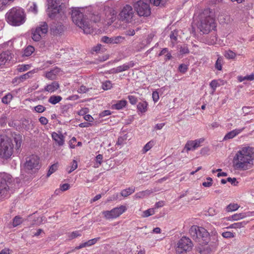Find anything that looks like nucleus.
<instances>
[{
  "mask_svg": "<svg viewBox=\"0 0 254 254\" xmlns=\"http://www.w3.org/2000/svg\"><path fill=\"white\" fill-rule=\"evenodd\" d=\"M254 160V147H244L238 151L233 159V166L238 170H247L251 168Z\"/></svg>",
  "mask_w": 254,
  "mask_h": 254,
  "instance_id": "1",
  "label": "nucleus"
},
{
  "mask_svg": "<svg viewBox=\"0 0 254 254\" xmlns=\"http://www.w3.org/2000/svg\"><path fill=\"white\" fill-rule=\"evenodd\" d=\"M71 16L73 22L79 28L82 29L85 34L93 33V26L87 21L86 14H83L79 8H74L71 10Z\"/></svg>",
  "mask_w": 254,
  "mask_h": 254,
  "instance_id": "2",
  "label": "nucleus"
},
{
  "mask_svg": "<svg viewBox=\"0 0 254 254\" xmlns=\"http://www.w3.org/2000/svg\"><path fill=\"white\" fill-rule=\"evenodd\" d=\"M8 24L14 26H18L24 24L26 19L24 10L19 7L11 8L5 15Z\"/></svg>",
  "mask_w": 254,
  "mask_h": 254,
  "instance_id": "3",
  "label": "nucleus"
},
{
  "mask_svg": "<svg viewBox=\"0 0 254 254\" xmlns=\"http://www.w3.org/2000/svg\"><path fill=\"white\" fill-rule=\"evenodd\" d=\"M210 12V9H206L200 16V24L198 28L203 34L208 33L216 27L214 19L210 15H206Z\"/></svg>",
  "mask_w": 254,
  "mask_h": 254,
  "instance_id": "4",
  "label": "nucleus"
},
{
  "mask_svg": "<svg viewBox=\"0 0 254 254\" xmlns=\"http://www.w3.org/2000/svg\"><path fill=\"white\" fill-rule=\"evenodd\" d=\"M189 233L192 239L200 244L207 245L209 242V232L203 227L193 225L190 228Z\"/></svg>",
  "mask_w": 254,
  "mask_h": 254,
  "instance_id": "5",
  "label": "nucleus"
},
{
  "mask_svg": "<svg viewBox=\"0 0 254 254\" xmlns=\"http://www.w3.org/2000/svg\"><path fill=\"white\" fill-rule=\"evenodd\" d=\"M13 145L10 138L6 135H0V157L7 159L13 154Z\"/></svg>",
  "mask_w": 254,
  "mask_h": 254,
  "instance_id": "6",
  "label": "nucleus"
},
{
  "mask_svg": "<svg viewBox=\"0 0 254 254\" xmlns=\"http://www.w3.org/2000/svg\"><path fill=\"white\" fill-rule=\"evenodd\" d=\"M40 158L37 155H32L26 158L24 164V171L29 174L35 173L40 168Z\"/></svg>",
  "mask_w": 254,
  "mask_h": 254,
  "instance_id": "7",
  "label": "nucleus"
},
{
  "mask_svg": "<svg viewBox=\"0 0 254 254\" xmlns=\"http://www.w3.org/2000/svg\"><path fill=\"white\" fill-rule=\"evenodd\" d=\"M11 182V175L5 173H0V199L6 196L9 185Z\"/></svg>",
  "mask_w": 254,
  "mask_h": 254,
  "instance_id": "8",
  "label": "nucleus"
},
{
  "mask_svg": "<svg viewBox=\"0 0 254 254\" xmlns=\"http://www.w3.org/2000/svg\"><path fill=\"white\" fill-rule=\"evenodd\" d=\"M48 31V25L45 22H41L35 29L32 30V38L35 41H39L42 36H44Z\"/></svg>",
  "mask_w": 254,
  "mask_h": 254,
  "instance_id": "9",
  "label": "nucleus"
},
{
  "mask_svg": "<svg viewBox=\"0 0 254 254\" xmlns=\"http://www.w3.org/2000/svg\"><path fill=\"white\" fill-rule=\"evenodd\" d=\"M133 6L139 16L147 17L150 15V7L147 2L140 0L135 3Z\"/></svg>",
  "mask_w": 254,
  "mask_h": 254,
  "instance_id": "10",
  "label": "nucleus"
},
{
  "mask_svg": "<svg viewBox=\"0 0 254 254\" xmlns=\"http://www.w3.org/2000/svg\"><path fill=\"white\" fill-rule=\"evenodd\" d=\"M192 243L190 239L186 237H183L178 242L176 249V252L181 254L184 252L190 251L192 247Z\"/></svg>",
  "mask_w": 254,
  "mask_h": 254,
  "instance_id": "11",
  "label": "nucleus"
},
{
  "mask_svg": "<svg viewBox=\"0 0 254 254\" xmlns=\"http://www.w3.org/2000/svg\"><path fill=\"white\" fill-rule=\"evenodd\" d=\"M126 210V207L121 205L119 207H116L110 211H104L102 213L104 217L107 219H114L119 217Z\"/></svg>",
  "mask_w": 254,
  "mask_h": 254,
  "instance_id": "12",
  "label": "nucleus"
},
{
  "mask_svg": "<svg viewBox=\"0 0 254 254\" xmlns=\"http://www.w3.org/2000/svg\"><path fill=\"white\" fill-rule=\"evenodd\" d=\"M134 12L132 7L126 5L120 13V19L125 22L130 23L133 20Z\"/></svg>",
  "mask_w": 254,
  "mask_h": 254,
  "instance_id": "13",
  "label": "nucleus"
},
{
  "mask_svg": "<svg viewBox=\"0 0 254 254\" xmlns=\"http://www.w3.org/2000/svg\"><path fill=\"white\" fill-rule=\"evenodd\" d=\"M61 5L59 4H54L53 6H48L47 9L48 15L51 18H54L56 15L60 12Z\"/></svg>",
  "mask_w": 254,
  "mask_h": 254,
  "instance_id": "14",
  "label": "nucleus"
},
{
  "mask_svg": "<svg viewBox=\"0 0 254 254\" xmlns=\"http://www.w3.org/2000/svg\"><path fill=\"white\" fill-rule=\"evenodd\" d=\"M86 19L87 21H88L90 24H91V22H93L94 23H98L101 20V16L99 14V13L97 12H93L92 13H89L87 15ZM92 26V25H91Z\"/></svg>",
  "mask_w": 254,
  "mask_h": 254,
  "instance_id": "15",
  "label": "nucleus"
},
{
  "mask_svg": "<svg viewBox=\"0 0 254 254\" xmlns=\"http://www.w3.org/2000/svg\"><path fill=\"white\" fill-rule=\"evenodd\" d=\"M64 31V26L61 24H55L50 28V32L54 36L61 35Z\"/></svg>",
  "mask_w": 254,
  "mask_h": 254,
  "instance_id": "16",
  "label": "nucleus"
},
{
  "mask_svg": "<svg viewBox=\"0 0 254 254\" xmlns=\"http://www.w3.org/2000/svg\"><path fill=\"white\" fill-rule=\"evenodd\" d=\"M52 137L59 146L64 145V136L61 132L59 134L56 132H53L52 134Z\"/></svg>",
  "mask_w": 254,
  "mask_h": 254,
  "instance_id": "17",
  "label": "nucleus"
},
{
  "mask_svg": "<svg viewBox=\"0 0 254 254\" xmlns=\"http://www.w3.org/2000/svg\"><path fill=\"white\" fill-rule=\"evenodd\" d=\"M11 59V53L9 51H7L1 53L0 54V66L4 65L7 61H10Z\"/></svg>",
  "mask_w": 254,
  "mask_h": 254,
  "instance_id": "18",
  "label": "nucleus"
},
{
  "mask_svg": "<svg viewBox=\"0 0 254 254\" xmlns=\"http://www.w3.org/2000/svg\"><path fill=\"white\" fill-rule=\"evenodd\" d=\"M209 241L210 245L212 247H216L218 244V234L215 230L211 231V233H209Z\"/></svg>",
  "mask_w": 254,
  "mask_h": 254,
  "instance_id": "19",
  "label": "nucleus"
},
{
  "mask_svg": "<svg viewBox=\"0 0 254 254\" xmlns=\"http://www.w3.org/2000/svg\"><path fill=\"white\" fill-rule=\"evenodd\" d=\"M254 215V211L248 212L247 213H236L232 215V219L234 221H238L240 219L245 218L247 216Z\"/></svg>",
  "mask_w": 254,
  "mask_h": 254,
  "instance_id": "20",
  "label": "nucleus"
},
{
  "mask_svg": "<svg viewBox=\"0 0 254 254\" xmlns=\"http://www.w3.org/2000/svg\"><path fill=\"white\" fill-rule=\"evenodd\" d=\"M244 128L241 129H236L228 132L224 136V140L230 139L234 138L237 135L243 131Z\"/></svg>",
  "mask_w": 254,
  "mask_h": 254,
  "instance_id": "21",
  "label": "nucleus"
},
{
  "mask_svg": "<svg viewBox=\"0 0 254 254\" xmlns=\"http://www.w3.org/2000/svg\"><path fill=\"white\" fill-rule=\"evenodd\" d=\"M59 84L56 81L53 82L51 84L47 85L45 87V90L49 92H53L59 88Z\"/></svg>",
  "mask_w": 254,
  "mask_h": 254,
  "instance_id": "22",
  "label": "nucleus"
},
{
  "mask_svg": "<svg viewBox=\"0 0 254 254\" xmlns=\"http://www.w3.org/2000/svg\"><path fill=\"white\" fill-rule=\"evenodd\" d=\"M135 64L133 61H130L127 64H125L123 65L118 66L119 72H121L128 70L130 68L134 66Z\"/></svg>",
  "mask_w": 254,
  "mask_h": 254,
  "instance_id": "23",
  "label": "nucleus"
},
{
  "mask_svg": "<svg viewBox=\"0 0 254 254\" xmlns=\"http://www.w3.org/2000/svg\"><path fill=\"white\" fill-rule=\"evenodd\" d=\"M126 100H122L118 101L117 103L113 104L112 107L113 109L120 110L125 107L127 105Z\"/></svg>",
  "mask_w": 254,
  "mask_h": 254,
  "instance_id": "24",
  "label": "nucleus"
},
{
  "mask_svg": "<svg viewBox=\"0 0 254 254\" xmlns=\"http://www.w3.org/2000/svg\"><path fill=\"white\" fill-rule=\"evenodd\" d=\"M153 191L152 190H147L144 191H140L139 192L136 193L135 194V197L136 198H143L145 196H148L151 193H153Z\"/></svg>",
  "mask_w": 254,
  "mask_h": 254,
  "instance_id": "25",
  "label": "nucleus"
},
{
  "mask_svg": "<svg viewBox=\"0 0 254 254\" xmlns=\"http://www.w3.org/2000/svg\"><path fill=\"white\" fill-rule=\"evenodd\" d=\"M13 138L15 143V148L16 150H18L20 148L22 142V136L19 134H15Z\"/></svg>",
  "mask_w": 254,
  "mask_h": 254,
  "instance_id": "26",
  "label": "nucleus"
},
{
  "mask_svg": "<svg viewBox=\"0 0 254 254\" xmlns=\"http://www.w3.org/2000/svg\"><path fill=\"white\" fill-rule=\"evenodd\" d=\"M148 104L146 101H143L138 103L137 105V109L138 111L141 113H144L147 111Z\"/></svg>",
  "mask_w": 254,
  "mask_h": 254,
  "instance_id": "27",
  "label": "nucleus"
},
{
  "mask_svg": "<svg viewBox=\"0 0 254 254\" xmlns=\"http://www.w3.org/2000/svg\"><path fill=\"white\" fill-rule=\"evenodd\" d=\"M135 191L134 187H130L121 191V195L124 197H127L133 193Z\"/></svg>",
  "mask_w": 254,
  "mask_h": 254,
  "instance_id": "28",
  "label": "nucleus"
},
{
  "mask_svg": "<svg viewBox=\"0 0 254 254\" xmlns=\"http://www.w3.org/2000/svg\"><path fill=\"white\" fill-rule=\"evenodd\" d=\"M62 100V97L59 95H52L48 99V102L52 104L55 105Z\"/></svg>",
  "mask_w": 254,
  "mask_h": 254,
  "instance_id": "29",
  "label": "nucleus"
},
{
  "mask_svg": "<svg viewBox=\"0 0 254 254\" xmlns=\"http://www.w3.org/2000/svg\"><path fill=\"white\" fill-rule=\"evenodd\" d=\"M13 98V96L10 93H7L1 99V102L4 104H9Z\"/></svg>",
  "mask_w": 254,
  "mask_h": 254,
  "instance_id": "30",
  "label": "nucleus"
},
{
  "mask_svg": "<svg viewBox=\"0 0 254 254\" xmlns=\"http://www.w3.org/2000/svg\"><path fill=\"white\" fill-rule=\"evenodd\" d=\"M35 49L34 47L32 46H28L27 47L24 51L23 56L26 57H29L34 52Z\"/></svg>",
  "mask_w": 254,
  "mask_h": 254,
  "instance_id": "31",
  "label": "nucleus"
},
{
  "mask_svg": "<svg viewBox=\"0 0 254 254\" xmlns=\"http://www.w3.org/2000/svg\"><path fill=\"white\" fill-rule=\"evenodd\" d=\"M239 205L237 203H230L226 208L227 212H231L237 210L239 208Z\"/></svg>",
  "mask_w": 254,
  "mask_h": 254,
  "instance_id": "32",
  "label": "nucleus"
},
{
  "mask_svg": "<svg viewBox=\"0 0 254 254\" xmlns=\"http://www.w3.org/2000/svg\"><path fill=\"white\" fill-rule=\"evenodd\" d=\"M33 73V72L32 71H30L25 74L19 76V78L20 80V82H23L26 79H28L29 78L31 77Z\"/></svg>",
  "mask_w": 254,
  "mask_h": 254,
  "instance_id": "33",
  "label": "nucleus"
},
{
  "mask_svg": "<svg viewBox=\"0 0 254 254\" xmlns=\"http://www.w3.org/2000/svg\"><path fill=\"white\" fill-rule=\"evenodd\" d=\"M14 0H0V10H3L5 7L13 1Z\"/></svg>",
  "mask_w": 254,
  "mask_h": 254,
  "instance_id": "34",
  "label": "nucleus"
},
{
  "mask_svg": "<svg viewBox=\"0 0 254 254\" xmlns=\"http://www.w3.org/2000/svg\"><path fill=\"white\" fill-rule=\"evenodd\" d=\"M28 11L34 14H37L38 12V9L36 3L32 2L31 5H29Z\"/></svg>",
  "mask_w": 254,
  "mask_h": 254,
  "instance_id": "35",
  "label": "nucleus"
},
{
  "mask_svg": "<svg viewBox=\"0 0 254 254\" xmlns=\"http://www.w3.org/2000/svg\"><path fill=\"white\" fill-rule=\"evenodd\" d=\"M225 57L228 59H233L236 57V54L231 50L226 51L225 52Z\"/></svg>",
  "mask_w": 254,
  "mask_h": 254,
  "instance_id": "36",
  "label": "nucleus"
},
{
  "mask_svg": "<svg viewBox=\"0 0 254 254\" xmlns=\"http://www.w3.org/2000/svg\"><path fill=\"white\" fill-rule=\"evenodd\" d=\"M102 89L104 90H107L112 87V84L111 81L107 80L102 83Z\"/></svg>",
  "mask_w": 254,
  "mask_h": 254,
  "instance_id": "37",
  "label": "nucleus"
},
{
  "mask_svg": "<svg viewBox=\"0 0 254 254\" xmlns=\"http://www.w3.org/2000/svg\"><path fill=\"white\" fill-rule=\"evenodd\" d=\"M22 218L18 216H16L12 220V225L13 227H16L22 223Z\"/></svg>",
  "mask_w": 254,
  "mask_h": 254,
  "instance_id": "38",
  "label": "nucleus"
},
{
  "mask_svg": "<svg viewBox=\"0 0 254 254\" xmlns=\"http://www.w3.org/2000/svg\"><path fill=\"white\" fill-rule=\"evenodd\" d=\"M197 251L200 254H208L210 253L211 251V250L210 248H203V247H198L197 249Z\"/></svg>",
  "mask_w": 254,
  "mask_h": 254,
  "instance_id": "39",
  "label": "nucleus"
},
{
  "mask_svg": "<svg viewBox=\"0 0 254 254\" xmlns=\"http://www.w3.org/2000/svg\"><path fill=\"white\" fill-rule=\"evenodd\" d=\"M58 169V165L57 164H54L51 165L49 169L48 173L47 174V176L48 177L53 173H54Z\"/></svg>",
  "mask_w": 254,
  "mask_h": 254,
  "instance_id": "40",
  "label": "nucleus"
},
{
  "mask_svg": "<svg viewBox=\"0 0 254 254\" xmlns=\"http://www.w3.org/2000/svg\"><path fill=\"white\" fill-rule=\"evenodd\" d=\"M155 211L153 208H150L143 212L142 216L143 217H147L154 214Z\"/></svg>",
  "mask_w": 254,
  "mask_h": 254,
  "instance_id": "41",
  "label": "nucleus"
},
{
  "mask_svg": "<svg viewBox=\"0 0 254 254\" xmlns=\"http://www.w3.org/2000/svg\"><path fill=\"white\" fill-rule=\"evenodd\" d=\"M101 41L102 42L107 43V44H113V37H107L106 36H103L101 38Z\"/></svg>",
  "mask_w": 254,
  "mask_h": 254,
  "instance_id": "42",
  "label": "nucleus"
},
{
  "mask_svg": "<svg viewBox=\"0 0 254 254\" xmlns=\"http://www.w3.org/2000/svg\"><path fill=\"white\" fill-rule=\"evenodd\" d=\"M124 40H125V38L122 36H121L113 37V44H120V43H122Z\"/></svg>",
  "mask_w": 254,
  "mask_h": 254,
  "instance_id": "43",
  "label": "nucleus"
},
{
  "mask_svg": "<svg viewBox=\"0 0 254 254\" xmlns=\"http://www.w3.org/2000/svg\"><path fill=\"white\" fill-rule=\"evenodd\" d=\"M153 146V142L150 141L145 144L143 148V152L146 153L149 150H150Z\"/></svg>",
  "mask_w": 254,
  "mask_h": 254,
  "instance_id": "44",
  "label": "nucleus"
},
{
  "mask_svg": "<svg viewBox=\"0 0 254 254\" xmlns=\"http://www.w3.org/2000/svg\"><path fill=\"white\" fill-rule=\"evenodd\" d=\"M222 59L221 57H219L217 59L215 64V68L218 70H221L222 69Z\"/></svg>",
  "mask_w": 254,
  "mask_h": 254,
  "instance_id": "45",
  "label": "nucleus"
},
{
  "mask_svg": "<svg viewBox=\"0 0 254 254\" xmlns=\"http://www.w3.org/2000/svg\"><path fill=\"white\" fill-rule=\"evenodd\" d=\"M185 149H186L187 151L191 150H194L193 141L192 140L188 141L185 145Z\"/></svg>",
  "mask_w": 254,
  "mask_h": 254,
  "instance_id": "46",
  "label": "nucleus"
},
{
  "mask_svg": "<svg viewBox=\"0 0 254 254\" xmlns=\"http://www.w3.org/2000/svg\"><path fill=\"white\" fill-rule=\"evenodd\" d=\"M46 110V107L43 105H39L34 107V111L37 113H42Z\"/></svg>",
  "mask_w": 254,
  "mask_h": 254,
  "instance_id": "47",
  "label": "nucleus"
},
{
  "mask_svg": "<svg viewBox=\"0 0 254 254\" xmlns=\"http://www.w3.org/2000/svg\"><path fill=\"white\" fill-rule=\"evenodd\" d=\"M247 223H248V222H246L245 221H242V222H240L234 223V229L241 228L242 227H243L247 224Z\"/></svg>",
  "mask_w": 254,
  "mask_h": 254,
  "instance_id": "48",
  "label": "nucleus"
},
{
  "mask_svg": "<svg viewBox=\"0 0 254 254\" xmlns=\"http://www.w3.org/2000/svg\"><path fill=\"white\" fill-rule=\"evenodd\" d=\"M206 180L207 182H204L202 183V186L204 187H210L212 185V179L210 177L206 178Z\"/></svg>",
  "mask_w": 254,
  "mask_h": 254,
  "instance_id": "49",
  "label": "nucleus"
},
{
  "mask_svg": "<svg viewBox=\"0 0 254 254\" xmlns=\"http://www.w3.org/2000/svg\"><path fill=\"white\" fill-rule=\"evenodd\" d=\"M30 67L29 64H22L18 66L17 70L19 72H23L28 70Z\"/></svg>",
  "mask_w": 254,
  "mask_h": 254,
  "instance_id": "50",
  "label": "nucleus"
},
{
  "mask_svg": "<svg viewBox=\"0 0 254 254\" xmlns=\"http://www.w3.org/2000/svg\"><path fill=\"white\" fill-rule=\"evenodd\" d=\"M188 69V65L184 64H180L178 68L179 71L183 73H185L187 71Z\"/></svg>",
  "mask_w": 254,
  "mask_h": 254,
  "instance_id": "51",
  "label": "nucleus"
},
{
  "mask_svg": "<svg viewBox=\"0 0 254 254\" xmlns=\"http://www.w3.org/2000/svg\"><path fill=\"white\" fill-rule=\"evenodd\" d=\"M220 85V84H219L216 80H213L210 83V86L213 90V91H215L216 87L219 86Z\"/></svg>",
  "mask_w": 254,
  "mask_h": 254,
  "instance_id": "52",
  "label": "nucleus"
},
{
  "mask_svg": "<svg viewBox=\"0 0 254 254\" xmlns=\"http://www.w3.org/2000/svg\"><path fill=\"white\" fill-rule=\"evenodd\" d=\"M128 99L129 100V101L130 103L132 105H135L136 104L137 102V99L136 97L132 95H129L128 96Z\"/></svg>",
  "mask_w": 254,
  "mask_h": 254,
  "instance_id": "53",
  "label": "nucleus"
},
{
  "mask_svg": "<svg viewBox=\"0 0 254 254\" xmlns=\"http://www.w3.org/2000/svg\"><path fill=\"white\" fill-rule=\"evenodd\" d=\"M100 239V237L95 238L89 241H87V243L88 244V247L92 246L96 244L99 240Z\"/></svg>",
  "mask_w": 254,
  "mask_h": 254,
  "instance_id": "54",
  "label": "nucleus"
},
{
  "mask_svg": "<svg viewBox=\"0 0 254 254\" xmlns=\"http://www.w3.org/2000/svg\"><path fill=\"white\" fill-rule=\"evenodd\" d=\"M77 168V162L73 160L72 162V165L71 166L70 169L68 171V173L69 174L71 173L72 171L75 170Z\"/></svg>",
  "mask_w": 254,
  "mask_h": 254,
  "instance_id": "55",
  "label": "nucleus"
},
{
  "mask_svg": "<svg viewBox=\"0 0 254 254\" xmlns=\"http://www.w3.org/2000/svg\"><path fill=\"white\" fill-rule=\"evenodd\" d=\"M222 236L225 238H231L234 237V234L231 232H225L222 233Z\"/></svg>",
  "mask_w": 254,
  "mask_h": 254,
  "instance_id": "56",
  "label": "nucleus"
},
{
  "mask_svg": "<svg viewBox=\"0 0 254 254\" xmlns=\"http://www.w3.org/2000/svg\"><path fill=\"white\" fill-rule=\"evenodd\" d=\"M7 118L5 115L2 116L0 118V125L2 127H4L6 124Z\"/></svg>",
  "mask_w": 254,
  "mask_h": 254,
  "instance_id": "57",
  "label": "nucleus"
},
{
  "mask_svg": "<svg viewBox=\"0 0 254 254\" xmlns=\"http://www.w3.org/2000/svg\"><path fill=\"white\" fill-rule=\"evenodd\" d=\"M190 51L188 48L187 46H184L181 47L180 50L181 54H186L189 53Z\"/></svg>",
  "mask_w": 254,
  "mask_h": 254,
  "instance_id": "58",
  "label": "nucleus"
},
{
  "mask_svg": "<svg viewBox=\"0 0 254 254\" xmlns=\"http://www.w3.org/2000/svg\"><path fill=\"white\" fill-rule=\"evenodd\" d=\"M177 32L176 31H174L171 32L170 35V38L172 40H173L174 41H176L177 40Z\"/></svg>",
  "mask_w": 254,
  "mask_h": 254,
  "instance_id": "59",
  "label": "nucleus"
},
{
  "mask_svg": "<svg viewBox=\"0 0 254 254\" xmlns=\"http://www.w3.org/2000/svg\"><path fill=\"white\" fill-rule=\"evenodd\" d=\"M227 182L231 183V184L234 186H237L238 184V182L237 181L235 178H231L229 177L227 178Z\"/></svg>",
  "mask_w": 254,
  "mask_h": 254,
  "instance_id": "60",
  "label": "nucleus"
},
{
  "mask_svg": "<svg viewBox=\"0 0 254 254\" xmlns=\"http://www.w3.org/2000/svg\"><path fill=\"white\" fill-rule=\"evenodd\" d=\"M240 78L241 77L239 78V80L240 81H242L244 80H250V81H252V80H254V74H252L249 75H247V76H245L243 78V79H241Z\"/></svg>",
  "mask_w": 254,
  "mask_h": 254,
  "instance_id": "61",
  "label": "nucleus"
},
{
  "mask_svg": "<svg viewBox=\"0 0 254 254\" xmlns=\"http://www.w3.org/2000/svg\"><path fill=\"white\" fill-rule=\"evenodd\" d=\"M103 158V157L102 154H98L96 157V159H95L96 163L98 164L99 165H100L102 164Z\"/></svg>",
  "mask_w": 254,
  "mask_h": 254,
  "instance_id": "62",
  "label": "nucleus"
},
{
  "mask_svg": "<svg viewBox=\"0 0 254 254\" xmlns=\"http://www.w3.org/2000/svg\"><path fill=\"white\" fill-rule=\"evenodd\" d=\"M89 90L88 88H87L86 86L81 85L80 88L78 89L77 91L79 93H83L88 92Z\"/></svg>",
  "mask_w": 254,
  "mask_h": 254,
  "instance_id": "63",
  "label": "nucleus"
},
{
  "mask_svg": "<svg viewBox=\"0 0 254 254\" xmlns=\"http://www.w3.org/2000/svg\"><path fill=\"white\" fill-rule=\"evenodd\" d=\"M152 98H153V101L155 102H156L158 101V100H159V93L157 91H155L153 92Z\"/></svg>",
  "mask_w": 254,
  "mask_h": 254,
  "instance_id": "64",
  "label": "nucleus"
}]
</instances>
